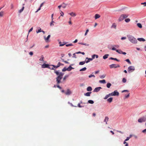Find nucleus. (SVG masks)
<instances>
[{"instance_id": "47", "label": "nucleus", "mask_w": 146, "mask_h": 146, "mask_svg": "<svg viewBox=\"0 0 146 146\" xmlns=\"http://www.w3.org/2000/svg\"><path fill=\"white\" fill-rule=\"evenodd\" d=\"M67 68H66V67H64V68L62 69V71L63 72H64L66 70H67Z\"/></svg>"}, {"instance_id": "63", "label": "nucleus", "mask_w": 146, "mask_h": 146, "mask_svg": "<svg viewBox=\"0 0 146 146\" xmlns=\"http://www.w3.org/2000/svg\"><path fill=\"white\" fill-rule=\"evenodd\" d=\"M53 15H54L53 14H52L51 15V18H52V20H53Z\"/></svg>"}, {"instance_id": "59", "label": "nucleus", "mask_w": 146, "mask_h": 146, "mask_svg": "<svg viewBox=\"0 0 146 146\" xmlns=\"http://www.w3.org/2000/svg\"><path fill=\"white\" fill-rule=\"evenodd\" d=\"M57 88H59V89H61V87H60L59 85L58 84V85H57Z\"/></svg>"}, {"instance_id": "46", "label": "nucleus", "mask_w": 146, "mask_h": 146, "mask_svg": "<svg viewBox=\"0 0 146 146\" xmlns=\"http://www.w3.org/2000/svg\"><path fill=\"white\" fill-rule=\"evenodd\" d=\"M60 11L61 12V13H60V14H61V16H63L64 15V13L61 10H60Z\"/></svg>"}, {"instance_id": "1", "label": "nucleus", "mask_w": 146, "mask_h": 146, "mask_svg": "<svg viewBox=\"0 0 146 146\" xmlns=\"http://www.w3.org/2000/svg\"><path fill=\"white\" fill-rule=\"evenodd\" d=\"M54 72L58 75V76L56 78V82L57 84H59L61 83L60 80L62 78V76L64 74V73L62 72H59L57 70H55Z\"/></svg>"}, {"instance_id": "9", "label": "nucleus", "mask_w": 146, "mask_h": 146, "mask_svg": "<svg viewBox=\"0 0 146 146\" xmlns=\"http://www.w3.org/2000/svg\"><path fill=\"white\" fill-rule=\"evenodd\" d=\"M50 35H48V36H47V37L46 38L45 36L44 37V40H45L46 42H49V38L50 37Z\"/></svg>"}, {"instance_id": "61", "label": "nucleus", "mask_w": 146, "mask_h": 146, "mask_svg": "<svg viewBox=\"0 0 146 146\" xmlns=\"http://www.w3.org/2000/svg\"><path fill=\"white\" fill-rule=\"evenodd\" d=\"M33 30V27H32L29 30V32H31V31H32Z\"/></svg>"}, {"instance_id": "50", "label": "nucleus", "mask_w": 146, "mask_h": 146, "mask_svg": "<svg viewBox=\"0 0 146 146\" xmlns=\"http://www.w3.org/2000/svg\"><path fill=\"white\" fill-rule=\"evenodd\" d=\"M109 96L108 95H106L104 98V99L105 100L107 99L109 97Z\"/></svg>"}, {"instance_id": "57", "label": "nucleus", "mask_w": 146, "mask_h": 146, "mask_svg": "<svg viewBox=\"0 0 146 146\" xmlns=\"http://www.w3.org/2000/svg\"><path fill=\"white\" fill-rule=\"evenodd\" d=\"M108 95L109 96V97L110 96H113L112 92L110 94H108Z\"/></svg>"}, {"instance_id": "22", "label": "nucleus", "mask_w": 146, "mask_h": 146, "mask_svg": "<svg viewBox=\"0 0 146 146\" xmlns=\"http://www.w3.org/2000/svg\"><path fill=\"white\" fill-rule=\"evenodd\" d=\"M86 62V61H82L80 62L79 63V64L80 65H83L84 64H85V63Z\"/></svg>"}, {"instance_id": "27", "label": "nucleus", "mask_w": 146, "mask_h": 146, "mask_svg": "<svg viewBox=\"0 0 146 146\" xmlns=\"http://www.w3.org/2000/svg\"><path fill=\"white\" fill-rule=\"evenodd\" d=\"M137 26L139 28H142V25L140 23H138L137 24Z\"/></svg>"}, {"instance_id": "58", "label": "nucleus", "mask_w": 146, "mask_h": 146, "mask_svg": "<svg viewBox=\"0 0 146 146\" xmlns=\"http://www.w3.org/2000/svg\"><path fill=\"white\" fill-rule=\"evenodd\" d=\"M29 54L30 55H31V56H32L33 55V53L32 52H30L29 53Z\"/></svg>"}, {"instance_id": "32", "label": "nucleus", "mask_w": 146, "mask_h": 146, "mask_svg": "<svg viewBox=\"0 0 146 146\" xmlns=\"http://www.w3.org/2000/svg\"><path fill=\"white\" fill-rule=\"evenodd\" d=\"M24 7H23L21 9H20L19 11V12L20 13H21V12H22L24 10Z\"/></svg>"}, {"instance_id": "18", "label": "nucleus", "mask_w": 146, "mask_h": 146, "mask_svg": "<svg viewBox=\"0 0 146 146\" xmlns=\"http://www.w3.org/2000/svg\"><path fill=\"white\" fill-rule=\"evenodd\" d=\"M69 14L72 17H75L76 16V13H74L73 12H71Z\"/></svg>"}, {"instance_id": "17", "label": "nucleus", "mask_w": 146, "mask_h": 146, "mask_svg": "<svg viewBox=\"0 0 146 146\" xmlns=\"http://www.w3.org/2000/svg\"><path fill=\"white\" fill-rule=\"evenodd\" d=\"M100 17V16L99 14H96L95 15V19H96L99 18Z\"/></svg>"}, {"instance_id": "60", "label": "nucleus", "mask_w": 146, "mask_h": 146, "mask_svg": "<svg viewBox=\"0 0 146 146\" xmlns=\"http://www.w3.org/2000/svg\"><path fill=\"white\" fill-rule=\"evenodd\" d=\"M122 92H129V91L127 90H123L122 91Z\"/></svg>"}, {"instance_id": "51", "label": "nucleus", "mask_w": 146, "mask_h": 146, "mask_svg": "<svg viewBox=\"0 0 146 146\" xmlns=\"http://www.w3.org/2000/svg\"><path fill=\"white\" fill-rule=\"evenodd\" d=\"M3 12H0V17H2L3 15Z\"/></svg>"}, {"instance_id": "6", "label": "nucleus", "mask_w": 146, "mask_h": 146, "mask_svg": "<svg viewBox=\"0 0 146 146\" xmlns=\"http://www.w3.org/2000/svg\"><path fill=\"white\" fill-rule=\"evenodd\" d=\"M145 121V118L144 117L139 118L138 120V121L139 123H142Z\"/></svg>"}, {"instance_id": "26", "label": "nucleus", "mask_w": 146, "mask_h": 146, "mask_svg": "<svg viewBox=\"0 0 146 146\" xmlns=\"http://www.w3.org/2000/svg\"><path fill=\"white\" fill-rule=\"evenodd\" d=\"M116 26L115 23H113L111 27L112 28H113L115 29H116Z\"/></svg>"}, {"instance_id": "12", "label": "nucleus", "mask_w": 146, "mask_h": 146, "mask_svg": "<svg viewBox=\"0 0 146 146\" xmlns=\"http://www.w3.org/2000/svg\"><path fill=\"white\" fill-rule=\"evenodd\" d=\"M48 66L49 65L46 64H43L42 66V67L43 68H48Z\"/></svg>"}, {"instance_id": "25", "label": "nucleus", "mask_w": 146, "mask_h": 146, "mask_svg": "<svg viewBox=\"0 0 146 146\" xmlns=\"http://www.w3.org/2000/svg\"><path fill=\"white\" fill-rule=\"evenodd\" d=\"M113 100L112 98L111 97L107 100V101L108 102L110 103L112 102Z\"/></svg>"}, {"instance_id": "13", "label": "nucleus", "mask_w": 146, "mask_h": 146, "mask_svg": "<svg viewBox=\"0 0 146 146\" xmlns=\"http://www.w3.org/2000/svg\"><path fill=\"white\" fill-rule=\"evenodd\" d=\"M108 119L109 118L108 117L106 116L105 117V119H104V121L106 122V124H107V122L108 121Z\"/></svg>"}, {"instance_id": "15", "label": "nucleus", "mask_w": 146, "mask_h": 146, "mask_svg": "<svg viewBox=\"0 0 146 146\" xmlns=\"http://www.w3.org/2000/svg\"><path fill=\"white\" fill-rule=\"evenodd\" d=\"M88 59V60L86 61V63H88L90 61H92L93 60V58H88V57L86 58V59Z\"/></svg>"}, {"instance_id": "49", "label": "nucleus", "mask_w": 146, "mask_h": 146, "mask_svg": "<svg viewBox=\"0 0 146 146\" xmlns=\"http://www.w3.org/2000/svg\"><path fill=\"white\" fill-rule=\"evenodd\" d=\"M89 30L88 29L86 30V32L84 34L85 36H86L87 35V33L89 32Z\"/></svg>"}, {"instance_id": "11", "label": "nucleus", "mask_w": 146, "mask_h": 146, "mask_svg": "<svg viewBox=\"0 0 146 146\" xmlns=\"http://www.w3.org/2000/svg\"><path fill=\"white\" fill-rule=\"evenodd\" d=\"M71 92L70 90L69 89H68L67 90V92L65 93V94L66 95H70V94H71Z\"/></svg>"}, {"instance_id": "5", "label": "nucleus", "mask_w": 146, "mask_h": 146, "mask_svg": "<svg viewBox=\"0 0 146 146\" xmlns=\"http://www.w3.org/2000/svg\"><path fill=\"white\" fill-rule=\"evenodd\" d=\"M110 68H116L117 67H119L120 66L118 64H112L110 65Z\"/></svg>"}, {"instance_id": "20", "label": "nucleus", "mask_w": 146, "mask_h": 146, "mask_svg": "<svg viewBox=\"0 0 146 146\" xmlns=\"http://www.w3.org/2000/svg\"><path fill=\"white\" fill-rule=\"evenodd\" d=\"M44 57L42 55H41V58L39 59V60L40 61H42L44 62Z\"/></svg>"}, {"instance_id": "42", "label": "nucleus", "mask_w": 146, "mask_h": 146, "mask_svg": "<svg viewBox=\"0 0 146 146\" xmlns=\"http://www.w3.org/2000/svg\"><path fill=\"white\" fill-rule=\"evenodd\" d=\"M125 61L127 62H128L129 64H131V63L129 60V59H126Z\"/></svg>"}, {"instance_id": "39", "label": "nucleus", "mask_w": 146, "mask_h": 146, "mask_svg": "<svg viewBox=\"0 0 146 146\" xmlns=\"http://www.w3.org/2000/svg\"><path fill=\"white\" fill-rule=\"evenodd\" d=\"M59 44H60V46H62L66 44V43L62 44V43L60 42H59Z\"/></svg>"}, {"instance_id": "55", "label": "nucleus", "mask_w": 146, "mask_h": 146, "mask_svg": "<svg viewBox=\"0 0 146 146\" xmlns=\"http://www.w3.org/2000/svg\"><path fill=\"white\" fill-rule=\"evenodd\" d=\"M130 138V137H127V138L125 140V141H127L129 140V139Z\"/></svg>"}, {"instance_id": "4", "label": "nucleus", "mask_w": 146, "mask_h": 146, "mask_svg": "<svg viewBox=\"0 0 146 146\" xmlns=\"http://www.w3.org/2000/svg\"><path fill=\"white\" fill-rule=\"evenodd\" d=\"M135 70V68L133 66H129L127 70L128 72L130 73L133 72Z\"/></svg>"}, {"instance_id": "23", "label": "nucleus", "mask_w": 146, "mask_h": 146, "mask_svg": "<svg viewBox=\"0 0 146 146\" xmlns=\"http://www.w3.org/2000/svg\"><path fill=\"white\" fill-rule=\"evenodd\" d=\"M91 93V92H87L84 94V95L86 96H90V94Z\"/></svg>"}, {"instance_id": "8", "label": "nucleus", "mask_w": 146, "mask_h": 146, "mask_svg": "<svg viewBox=\"0 0 146 146\" xmlns=\"http://www.w3.org/2000/svg\"><path fill=\"white\" fill-rule=\"evenodd\" d=\"M101 89H102V88L100 87L96 88L94 90L93 92H98Z\"/></svg>"}, {"instance_id": "56", "label": "nucleus", "mask_w": 146, "mask_h": 146, "mask_svg": "<svg viewBox=\"0 0 146 146\" xmlns=\"http://www.w3.org/2000/svg\"><path fill=\"white\" fill-rule=\"evenodd\" d=\"M142 132L144 133H146V129L143 130Z\"/></svg>"}, {"instance_id": "34", "label": "nucleus", "mask_w": 146, "mask_h": 146, "mask_svg": "<svg viewBox=\"0 0 146 146\" xmlns=\"http://www.w3.org/2000/svg\"><path fill=\"white\" fill-rule=\"evenodd\" d=\"M86 69V67H84V68L81 69L80 70V71H85Z\"/></svg>"}, {"instance_id": "10", "label": "nucleus", "mask_w": 146, "mask_h": 146, "mask_svg": "<svg viewBox=\"0 0 146 146\" xmlns=\"http://www.w3.org/2000/svg\"><path fill=\"white\" fill-rule=\"evenodd\" d=\"M61 64H62L61 63H60V62H59L58 64L57 65L55 66L54 65H52V66H53V67H54V68H57L59 67Z\"/></svg>"}, {"instance_id": "40", "label": "nucleus", "mask_w": 146, "mask_h": 146, "mask_svg": "<svg viewBox=\"0 0 146 146\" xmlns=\"http://www.w3.org/2000/svg\"><path fill=\"white\" fill-rule=\"evenodd\" d=\"M68 75H65V76H64V77L63 78V80H65L66 79V78H67L68 77Z\"/></svg>"}, {"instance_id": "19", "label": "nucleus", "mask_w": 146, "mask_h": 146, "mask_svg": "<svg viewBox=\"0 0 146 146\" xmlns=\"http://www.w3.org/2000/svg\"><path fill=\"white\" fill-rule=\"evenodd\" d=\"M110 59H111V60H116V61H117V62H119V60L117 59V58H112V57H111L110 58Z\"/></svg>"}, {"instance_id": "28", "label": "nucleus", "mask_w": 146, "mask_h": 146, "mask_svg": "<svg viewBox=\"0 0 146 146\" xmlns=\"http://www.w3.org/2000/svg\"><path fill=\"white\" fill-rule=\"evenodd\" d=\"M111 84L110 83H108L106 85L107 87L108 88H110V86H111Z\"/></svg>"}, {"instance_id": "29", "label": "nucleus", "mask_w": 146, "mask_h": 146, "mask_svg": "<svg viewBox=\"0 0 146 146\" xmlns=\"http://www.w3.org/2000/svg\"><path fill=\"white\" fill-rule=\"evenodd\" d=\"M66 5H67L64 3H63L61 5L62 7L63 8H66Z\"/></svg>"}, {"instance_id": "43", "label": "nucleus", "mask_w": 146, "mask_h": 146, "mask_svg": "<svg viewBox=\"0 0 146 146\" xmlns=\"http://www.w3.org/2000/svg\"><path fill=\"white\" fill-rule=\"evenodd\" d=\"M88 77L90 78L92 77H95V76L94 74H91Z\"/></svg>"}, {"instance_id": "31", "label": "nucleus", "mask_w": 146, "mask_h": 146, "mask_svg": "<svg viewBox=\"0 0 146 146\" xmlns=\"http://www.w3.org/2000/svg\"><path fill=\"white\" fill-rule=\"evenodd\" d=\"M72 68H73L71 66H70L67 68L66 70H67L68 71H70Z\"/></svg>"}, {"instance_id": "30", "label": "nucleus", "mask_w": 146, "mask_h": 146, "mask_svg": "<svg viewBox=\"0 0 146 146\" xmlns=\"http://www.w3.org/2000/svg\"><path fill=\"white\" fill-rule=\"evenodd\" d=\"M99 82L100 83H106V80H100Z\"/></svg>"}, {"instance_id": "37", "label": "nucleus", "mask_w": 146, "mask_h": 146, "mask_svg": "<svg viewBox=\"0 0 146 146\" xmlns=\"http://www.w3.org/2000/svg\"><path fill=\"white\" fill-rule=\"evenodd\" d=\"M129 93H128L127 95H125V98H127L129 97Z\"/></svg>"}, {"instance_id": "36", "label": "nucleus", "mask_w": 146, "mask_h": 146, "mask_svg": "<svg viewBox=\"0 0 146 146\" xmlns=\"http://www.w3.org/2000/svg\"><path fill=\"white\" fill-rule=\"evenodd\" d=\"M88 103L91 104H93L94 103V102L93 100H89L88 101Z\"/></svg>"}, {"instance_id": "21", "label": "nucleus", "mask_w": 146, "mask_h": 146, "mask_svg": "<svg viewBox=\"0 0 146 146\" xmlns=\"http://www.w3.org/2000/svg\"><path fill=\"white\" fill-rule=\"evenodd\" d=\"M92 89L91 87H88L87 89V90L88 91H91L92 90Z\"/></svg>"}, {"instance_id": "48", "label": "nucleus", "mask_w": 146, "mask_h": 146, "mask_svg": "<svg viewBox=\"0 0 146 146\" xmlns=\"http://www.w3.org/2000/svg\"><path fill=\"white\" fill-rule=\"evenodd\" d=\"M53 23H54V21H53V20H52V21L50 23V26L54 25V24Z\"/></svg>"}, {"instance_id": "3", "label": "nucleus", "mask_w": 146, "mask_h": 146, "mask_svg": "<svg viewBox=\"0 0 146 146\" xmlns=\"http://www.w3.org/2000/svg\"><path fill=\"white\" fill-rule=\"evenodd\" d=\"M128 15L126 14H122L121 15L119 19V21H121L123 20L124 19L127 18Z\"/></svg>"}, {"instance_id": "35", "label": "nucleus", "mask_w": 146, "mask_h": 146, "mask_svg": "<svg viewBox=\"0 0 146 146\" xmlns=\"http://www.w3.org/2000/svg\"><path fill=\"white\" fill-rule=\"evenodd\" d=\"M130 21V19L129 18H127V19H126L125 20V21L127 23L129 22Z\"/></svg>"}, {"instance_id": "52", "label": "nucleus", "mask_w": 146, "mask_h": 146, "mask_svg": "<svg viewBox=\"0 0 146 146\" xmlns=\"http://www.w3.org/2000/svg\"><path fill=\"white\" fill-rule=\"evenodd\" d=\"M76 54V53H74L73 54V57L74 58H76V55H75Z\"/></svg>"}, {"instance_id": "54", "label": "nucleus", "mask_w": 146, "mask_h": 146, "mask_svg": "<svg viewBox=\"0 0 146 146\" xmlns=\"http://www.w3.org/2000/svg\"><path fill=\"white\" fill-rule=\"evenodd\" d=\"M105 76L104 75H103L101 76H100V78H103L105 77Z\"/></svg>"}, {"instance_id": "33", "label": "nucleus", "mask_w": 146, "mask_h": 146, "mask_svg": "<svg viewBox=\"0 0 146 146\" xmlns=\"http://www.w3.org/2000/svg\"><path fill=\"white\" fill-rule=\"evenodd\" d=\"M116 52L119 54H121L122 51L120 50H116Z\"/></svg>"}, {"instance_id": "53", "label": "nucleus", "mask_w": 146, "mask_h": 146, "mask_svg": "<svg viewBox=\"0 0 146 146\" xmlns=\"http://www.w3.org/2000/svg\"><path fill=\"white\" fill-rule=\"evenodd\" d=\"M126 38V37H122L121 38V40H123L124 39H125Z\"/></svg>"}, {"instance_id": "14", "label": "nucleus", "mask_w": 146, "mask_h": 146, "mask_svg": "<svg viewBox=\"0 0 146 146\" xmlns=\"http://www.w3.org/2000/svg\"><path fill=\"white\" fill-rule=\"evenodd\" d=\"M138 40L140 41L144 42L145 41V40L143 38H137Z\"/></svg>"}, {"instance_id": "24", "label": "nucleus", "mask_w": 146, "mask_h": 146, "mask_svg": "<svg viewBox=\"0 0 146 146\" xmlns=\"http://www.w3.org/2000/svg\"><path fill=\"white\" fill-rule=\"evenodd\" d=\"M109 55L108 54H106L103 56V58L104 59H105L108 58V56Z\"/></svg>"}, {"instance_id": "7", "label": "nucleus", "mask_w": 146, "mask_h": 146, "mask_svg": "<svg viewBox=\"0 0 146 146\" xmlns=\"http://www.w3.org/2000/svg\"><path fill=\"white\" fill-rule=\"evenodd\" d=\"M113 96H117L119 95V93L117 91V90L114 91L113 92H112Z\"/></svg>"}, {"instance_id": "64", "label": "nucleus", "mask_w": 146, "mask_h": 146, "mask_svg": "<svg viewBox=\"0 0 146 146\" xmlns=\"http://www.w3.org/2000/svg\"><path fill=\"white\" fill-rule=\"evenodd\" d=\"M112 50H115L116 51V50H117L116 48L115 47H113L112 48Z\"/></svg>"}, {"instance_id": "2", "label": "nucleus", "mask_w": 146, "mask_h": 146, "mask_svg": "<svg viewBox=\"0 0 146 146\" xmlns=\"http://www.w3.org/2000/svg\"><path fill=\"white\" fill-rule=\"evenodd\" d=\"M128 39L132 43L136 44L137 41L136 39L131 35H128L127 36Z\"/></svg>"}, {"instance_id": "45", "label": "nucleus", "mask_w": 146, "mask_h": 146, "mask_svg": "<svg viewBox=\"0 0 146 146\" xmlns=\"http://www.w3.org/2000/svg\"><path fill=\"white\" fill-rule=\"evenodd\" d=\"M122 82L123 83H125L126 82V80L125 78H124L122 79Z\"/></svg>"}, {"instance_id": "44", "label": "nucleus", "mask_w": 146, "mask_h": 146, "mask_svg": "<svg viewBox=\"0 0 146 146\" xmlns=\"http://www.w3.org/2000/svg\"><path fill=\"white\" fill-rule=\"evenodd\" d=\"M72 45H73V44H67L66 45V46L67 47H68V46H72Z\"/></svg>"}, {"instance_id": "38", "label": "nucleus", "mask_w": 146, "mask_h": 146, "mask_svg": "<svg viewBox=\"0 0 146 146\" xmlns=\"http://www.w3.org/2000/svg\"><path fill=\"white\" fill-rule=\"evenodd\" d=\"M42 31V30H41V28H40L39 29H38L37 31H36V32L37 33H39L41 32Z\"/></svg>"}, {"instance_id": "41", "label": "nucleus", "mask_w": 146, "mask_h": 146, "mask_svg": "<svg viewBox=\"0 0 146 146\" xmlns=\"http://www.w3.org/2000/svg\"><path fill=\"white\" fill-rule=\"evenodd\" d=\"M80 44L82 45H84L86 46H88L89 45V44H87L86 43H79Z\"/></svg>"}, {"instance_id": "16", "label": "nucleus", "mask_w": 146, "mask_h": 146, "mask_svg": "<svg viewBox=\"0 0 146 146\" xmlns=\"http://www.w3.org/2000/svg\"><path fill=\"white\" fill-rule=\"evenodd\" d=\"M95 57H96V58H98V56L97 54H94L92 56V58H93V59H94Z\"/></svg>"}, {"instance_id": "62", "label": "nucleus", "mask_w": 146, "mask_h": 146, "mask_svg": "<svg viewBox=\"0 0 146 146\" xmlns=\"http://www.w3.org/2000/svg\"><path fill=\"white\" fill-rule=\"evenodd\" d=\"M99 71L98 70L97 71H95V74H98V73H99Z\"/></svg>"}]
</instances>
